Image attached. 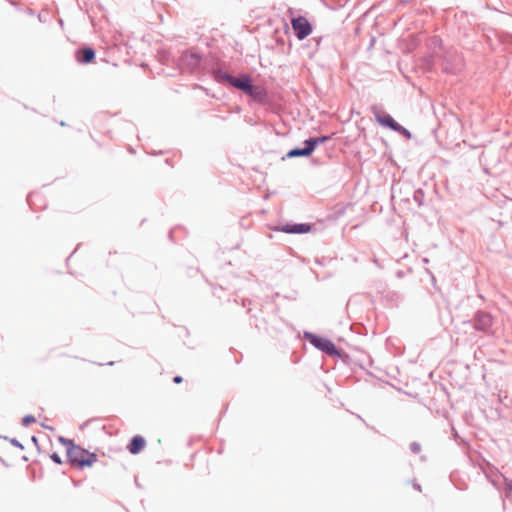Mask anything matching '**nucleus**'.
Wrapping results in <instances>:
<instances>
[{"label":"nucleus","instance_id":"obj_1","mask_svg":"<svg viewBox=\"0 0 512 512\" xmlns=\"http://www.w3.org/2000/svg\"><path fill=\"white\" fill-rule=\"evenodd\" d=\"M213 76L215 81L219 83L228 82L231 86L244 93L247 89L250 90V83L252 82V79L247 74H241L239 77H234L225 71L217 69L214 70Z\"/></svg>","mask_w":512,"mask_h":512},{"label":"nucleus","instance_id":"obj_2","mask_svg":"<svg viewBox=\"0 0 512 512\" xmlns=\"http://www.w3.org/2000/svg\"><path fill=\"white\" fill-rule=\"evenodd\" d=\"M304 337L306 340L309 341L311 345H313L315 348L319 349L320 351L326 353L329 356H335L339 355V350L335 346V344L327 338L318 336L311 332H305Z\"/></svg>","mask_w":512,"mask_h":512},{"label":"nucleus","instance_id":"obj_3","mask_svg":"<svg viewBox=\"0 0 512 512\" xmlns=\"http://www.w3.org/2000/svg\"><path fill=\"white\" fill-rule=\"evenodd\" d=\"M201 62L202 55L193 50H186L179 57V66L190 73L196 72L199 69Z\"/></svg>","mask_w":512,"mask_h":512},{"label":"nucleus","instance_id":"obj_4","mask_svg":"<svg viewBox=\"0 0 512 512\" xmlns=\"http://www.w3.org/2000/svg\"><path fill=\"white\" fill-rule=\"evenodd\" d=\"M291 26L298 40H303L312 33V25L304 16L291 19Z\"/></svg>","mask_w":512,"mask_h":512},{"label":"nucleus","instance_id":"obj_5","mask_svg":"<svg viewBox=\"0 0 512 512\" xmlns=\"http://www.w3.org/2000/svg\"><path fill=\"white\" fill-rule=\"evenodd\" d=\"M443 70L446 73L454 74L462 67V60L456 51H448L443 58Z\"/></svg>","mask_w":512,"mask_h":512},{"label":"nucleus","instance_id":"obj_6","mask_svg":"<svg viewBox=\"0 0 512 512\" xmlns=\"http://www.w3.org/2000/svg\"><path fill=\"white\" fill-rule=\"evenodd\" d=\"M493 325V317L488 312L478 311L474 316V328L477 331L490 333Z\"/></svg>","mask_w":512,"mask_h":512},{"label":"nucleus","instance_id":"obj_7","mask_svg":"<svg viewBox=\"0 0 512 512\" xmlns=\"http://www.w3.org/2000/svg\"><path fill=\"white\" fill-rule=\"evenodd\" d=\"M275 230L288 234H305L311 230V225L308 223L285 224Z\"/></svg>","mask_w":512,"mask_h":512},{"label":"nucleus","instance_id":"obj_8","mask_svg":"<svg viewBox=\"0 0 512 512\" xmlns=\"http://www.w3.org/2000/svg\"><path fill=\"white\" fill-rule=\"evenodd\" d=\"M85 454L86 450L82 449L80 446H68L67 457L72 465H77L81 468V460H83Z\"/></svg>","mask_w":512,"mask_h":512},{"label":"nucleus","instance_id":"obj_9","mask_svg":"<svg viewBox=\"0 0 512 512\" xmlns=\"http://www.w3.org/2000/svg\"><path fill=\"white\" fill-rule=\"evenodd\" d=\"M374 116H375L376 121L380 125L390 128L393 131L396 128H398L397 126L399 125V123H397L390 114L374 111Z\"/></svg>","mask_w":512,"mask_h":512},{"label":"nucleus","instance_id":"obj_10","mask_svg":"<svg viewBox=\"0 0 512 512\" xmlns=\"http://www.w3.org/2000/svg\"><path fill=\"white\" fill-rule=\"evenodd\" d=\"M245 94L253 98L257 102H264L267 98V92L264 88L256 86L253 82L250 83V90H246Z\"/></svg>","mask_w":512,"mask_h":512},{"label":"nucleus","instance_id":"obj_11","mask_svg":"<svg viewBox=\"0 0 512 512\" xmlns=\"http://www.w3.org/2000/svg\"><path fill=\"white\" fill-rule=\"evenodd\" d=\"M95 50L91 47H85L76 52V59L81 64H89L95 59Z\"/></svg>","mask_w":512,"mask_h":512},{"label":"nucleus","instance_id":"obj_12","mask_svg":"<svg viewBox=\"0 0 512 512\" xmlns=\"http://www.w3.org/2000/svg\"><path fill=\"white\" fill-rule=\"evenodd\" d=\"M313 153L311 147L309 146L307 140L304 141L303 148H293L289 150L286 154L287 158H296V157H309Z\"/></svg>","mask_w":512,"mask_h":512},{"label":"nucleus","instance_id":"obj_13","mask_svg":"<svg viewBox=\"0 0 512 512\" xmlns=\"http://www.w3.org/2000/svg\"><path fill=\"white\" fill-rule=\"evenodd\" d=\"M144 446L145 439L142 436L136 435L131 439L128 449L131 454H137L144 448Z\"/></svg>","mask_w":512,"mask_h":512},{"label":"nucleus","instance_id":"obj_14","mask_svg":"<svg viewBox=\"0 0 512 512\" xmlns=\"http://www.w3.org/2000/svg\"><path fill=\"white\" fill-rule=\"evenodd\" d=\"M330 139V136H321V137H310L307 140L309 146L311 147L312 151L316 149V147L320 144H324Z\"/></svg>","mask_w":512,"mask_h":512},{"label":"nucleus","instance_id":"obj_15","mask_svg":"<svg viewBox=\"0 0 512 512\" xmlns=\"http://www.w3.org/2000/svg\"><path fill=\"white\" fill-rule=\"evenodd\" d=\"M96 461H97V455L95 453H89L86 451V454H85L83 460H81V468H83L85 466H91Z\"/></svg>","mask_w":512,"mask_h":512},{"label":"nucleus","instance_id":"obj_16","mask_svg":"<svg viewBox=\"0 0 512 512\" xmlns=\"http://www.w3.org/2000/svg\"><path fill=\"white\" fill-rule=\"evenodd\" d=\"M397 127H398V128H396V129L394 130L395 132H397V133H399L400 135H402V136L406 137L407 139H410V138L412 137L411 132H410L408 129H406L405 127H403V126H402V125H400V124H399Z\"/></svg>","mask_w":512,"mask_h":512},{"label":"nucleus","instance_id":"obj_17","mask_svg":"<svg viewBox=\"0 0 512 512\" xmlns=\"http://www.w3.org/2000/svg\"><path fill=\"white\" fill-rule=\"evenodd\" d=\"M423 197H424V193L421 189L419 190H416L415 193H414V196H413V199L414 201L419 205L421 206L422 205V200H423Z\"/></svg>","mask_w":512,"mask_h":512},{"label":"nucleus","instance_id":"obj_18","mask_svg":"<svg viewBox=\"0 0 512 512\" xmlns=\"http://www.w3.org/2000/svg\"><path fill=\"white\" fill-rule=\"evenodd\" d=\"M36 421L35 417L33 415H26L22 419V425L28 426L31 423H34Z\"/></svg>","mask_w":512,"mask_h":512},{"label":"nucleus","instance_id":"obj_19","mask_svg":"<svg viewBox=\"0 0 512 512\" xmlns=\"http://www.w3.org/2000/svg\"><path fill=\"white\" fill-rule=\"evenodd\" d=\"M431 44L434 46V47H441L442 45V39L438 36H434L432 39H431Z\"/></svg>","mask_w":512,"mask_h":512},{"label":"nucleus","instance_id":"obj_20","mask_svg":"<svg viewBox=\"0 0 512 512\" xmlns=\"http://www.w3.org/2000/svg\"><path fill=\"white\" fill-rule=\"evenodd\" d=\"M410 449H411V451H412L413 453H419V452H420L421 447H420V444H419V443H417V442H413V443H411V445H410Z\"/></svg>","mask_w":512,"mask_h":512},{"label":"nucleus","instance_id":"obj_21","mask_svg":"<svg viewBox=\"0 0 512 512\" xmlns=\"http://www.w3.org/2000/svg\"><path fill=\"white\" fill-rule=\"evenodd\" d=\"M50 458H51V460H52L54 463H56V464H61V463H62V459H61V457L59 456V454H57V453H53V454H51V455H50Z\"/></svg>","mask_w":512,"mask_h":512},{"label":"nucleus","instance_id":"obj_22","mask_svg":"<svg viewBox=\"0 0 512 512\" xmlns=\"http://www.w3.org/2000/svg\"><path fill=\"white\" fill-rule=\"evenodd\" d=\"M59 440H60V442H62L66 446L67 449H68V446L75 445L72 440L66 439L64 437H60Z\"/></svg>","mask_w":512,"mask_h":512},{"label":"nucleus","instance_id":"obj_23","mask_svg":"<svg viewBox=\"0 0 512 512\" xmlns=\"http://www.w3.org/2000/svg\"><path fill=\"white\" fill-rule=\"evenodd\" d=\"M10 443H11L13 446H15V447H17V448H19V449H21V450H23V449H24V446H23V445H22V444H21V443H20L16 438H12V439L10 440Z\"/></svg>","mask_w":512,"mask_h":512},{"label":"nucleus","instance_id":"obj_24","mask_svg":"<svg viewBox=\"0 0 512 512\" xmlns=\"http://www.w3.org/2000/svg\"><path fill=\"white\" fill-rule=\"evenodd\" d=\"M183 381V378L181 376H175L173 378V382L176 383V384H179Z\"/></svg>","mask_w":512,"mask_h":512},{"label":"nucleus","instance_id":"obj_25","mask_svg":"<svg viewBox=\"0 0 512 512\" xmlns=\"http://www.w3.org/2000/svg\"><path fill=\"white\" fill-rule=\"evenodd\" d=\"M506 486L510 492H512V480H505Z\"/></svg>","mask_w":512,"mask_h":512},{"label":"nucleus","instance_id":"obj_26","mask_svg":"<svg viewBox=\"0 0 512 512\" xmlns=\"http://www.w3.org/2000/svg\"><path fill=\"white\" fill-rule=\"evenodd\" d=\"M31 440H32V442H33L34 444H36V445H37V443H38V439H37V437H36V436H32Z\"/></svg>","mask_w":512,"mask_h":512},{"label":"nucleus","instance_id":"obj_27","mask_svg":"<svg viewBox=\"0 0 512 512\" xmlns=\"http://www.w3.org/2000/svg\"><path fill=\"white\" fill-rule=\"evenodd\" d=\"M413 487L417 490H421V486L418 483H414Z\"/></svg>","mask_w":512,"mask_h":512},{"label":"nucleus","instance_id":"obj_28","mask_svg":"<svg viewBox=\"0 0 512 512\" xmlns=\"http://www.w3.org/2000/svg\"><path fill=\"white\" fill-rule=\"evenodd\" d=\"M42 427L46 428V429H49V430H53V428L51 426H46L44 424H42Z\"/></svg>","mask_w":512,"mask_h":512},{"label":"nucleus","instance_id":"obj_29","mask_svg":"<svg viewBox=\"0 0 512 512\" xmlns=\"http://www.w3.org/2000/svg\"><path fill=\"white\" fill-rule=\"evenodd\" d=\"M31 198H32V195H29V196L27 197V202H28L29 204H31Z\"/></svg>","mask_w":512,"mask_h":512}]
</instances>
